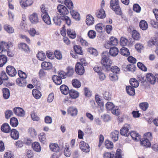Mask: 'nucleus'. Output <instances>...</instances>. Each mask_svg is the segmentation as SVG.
<instances>
[{
    "label": "nucleus",
    "instance_id": "f257e3e1",
    "mask_svg": "<svg viewBox=\"0 0 158 158\" xmlns=\"http://www.w3.org/2000/svg\"><path fill=\"white\" fill-rule=\"evenodd\" d=\"M102 57V58L101 61V64L107 70L108 69L110 68L112 63V61L109 58V56L108 52H103Z\"/></svg>",
    "mask_w": 158,
    "mask_h": 158
},
{
    "label": "nucleus",
    "instance_id": "f03ea898",
    "mask_svg": "<svg viewBox=\"0 0 158 158\" xmlns=\"http://www.w3.org/2000/svg\"><path fill=\"white\" fill-rule=\"evenodd\" d=\"M61 20L66 23L68 26H69L71 23L70 19L66 15L61 16L60 17L58 16H56L54 17L53 19V20L55 23L58 25H60L61 24Z\"/></svg>",
    "mask_w": 158,
    "mask_h": 158
},
{
    "label": "nucleus",
    "instance_id": "7ed1b4c3",
    "mask_svg": "<svg viewBox=\"0 0 158 158\" xmlns=\"http://www.w3.org/2000/svg\"><path fill=\"white\" fill-rule=\"evenodd\" d=\"M119 3L118 0H110V6L116 14L120 15L121 14V10Z\"/></svg>",
    "mask_w": 158,
    "mask_h": 158
},
{
    "label": "nucleus",
    "instance_id": "20e7f679",
    "mask_svg": "<svg viewBox=\"0 0 158 158\" xmlns=\"http://www.w3.org/2000/svg\"><path fill=\"white\" fill-rule=\"evenodd\" d=\"M86 63L85 61H81V63H77L75 66V70L77 73L80 75H82L85 72L83 65H85Z\"/></svg>",
    "mask_w": 158,
    "mask_h": 158
},
{
    "label": "nucleus",
    "instance_id": "39448f33",
    "mask_svg": "<svg viewBox=\"0 0 158 158\" xmlns=\"http://www.w3.org/2000/svg\"><path fill=\"white\" fill-rule=\"evenodd\" d=\"M12 44L10 42L6 43L4 41L0 42V53L7 51L9 48L12 47Z\"/></svg>",
    "mask_w": 158,
    "mask_h": 158
},
{
    "label": "nucleus",
    "instance_id": "423d86ee",
    "mask_svg": "<svg viewBox=\"0 0 158 158\" xmlns=\"http://www.w3.org/2000/svg\"><path fill=\"white\" fill-rule=\"evenodd\" d=\"M131 129V126L128 124H125L120 130V133L122 135L125 136H129Z\"/></svg>",
    "mask_w": 158,
    "mask_h": 158
},
{
    "label": "nucleus",
    "instance_id": "0eeeda50",
    "mask_svg": "<svg viewBox=\"0 0 158 158\" xmlns=\"http://www.w3.org/2000/svg\"><path fill=\"white\" fill-rule=\"evenodd\" d=\"M79 147L84 152H88L90 149L89 144L83 141H81L79 143Z\"/></svg>",
    "mask_w": 158,
    "mask_h": 158
},
{
    "label": "nucleus",
    "instance_id": "6e6552de",
    "mask_svg": "<svg viewBox=\"0 0 158 158\" xmlns=\"http://www.w3.org/2000/svg\"><path fill=\"white\" fill-rule=\"evenodd\" d=\"M118 44V40L117 38L114 37H111L108 41L107 44L105 45L106 48L109 49L111 46L116 45Z\"/></svg>",
    "mask_w": 158,
    "mask_h": 158
},
{
    "label": "nucleus",
    "instance_id": "1a4fd4ad",
    "mask_svg": "<svg viewBox=\"0 0 158 158\" xmlns=\"http://www.w3.org/2000/svg\"><path fill=\"white\" fill-rule=\"evenodd\" d=\"M57 8L58 12L60 14V15H62V16L65 15H67L69 13V11L67 8L62 5H58Z\"/></svg>",
    "mask_w": 158,
    "mask_h": 158
},
{
    "label": "nucleus",
    "instance_id": "9d476101",
    "mask_svg": "<svg viewBox=\"0 0 158 158\" xmlns=\"http://www.w3.org/2000/svg\"><path fill=\"white\" fill-rule=\"evenodd\" d=\"M6 69L7 73L11 77H14L17 74L16 69L12 66H8Z\"/></svg>",
    "mask_w": 158,
    "mask_h": 158
},
{
    "label": "nucleus",
    "instance_id": "9b49d317",
    "mask_svg": "<svg viewBox=\"0 0 158 158\" xmlns=\"http://www.w3.org/2000/svg\"><path fill=\"white\" fill-rule=\"evenodd\" d=\"M68 114L72 116H75L78 113V110L75 107L70 106L67 109Z\"/></svg>",
    "mask_w": 158,
    "mask_h": 158
},
{
    "label": "nucleus",
    "instance_id": "f8f14e48",
    "mask_svg": "<svg viewBox=\"0 0 158 158\" xmlns=\"http://www.w3.org/2000/svg\"><path fill=\"white\" fill-rule=\"evenodd\" d=\"M29 19L31 22L33 24H36L39 22V19L37 14L33 13L29 16Z\"/></svg>",
    "mask_w": 158,
    "mask_h": 158
},
{
    "label": "nucleus",
    "instance_id": "ddd939ff",
    "mask_svg": "<svg viewBox=\"0 0 158 158\" xmlns=\"http://www.w3.org/2000/svg\"><path fill=\"white\" fill-rule=\"evenodd\" d=\"M14 112L17 115L20 117H23L25 115L24 110L21 108L17 107L14 109Z\"/></svg>",
    "mask_w": 158,
    "mask_h": 158
},
{
    "label": "nucleus",
    "instance_id": "4468645a",
    "mask_svg": "<svg viewBox=\"0 0 158 158\" xmlns=\"http://www.w3.org/2000/svg\"><path fill=\"white\" fill-rule=\"evenodd\" d=\"M146 78L148 81L151 84H154L155 82L156 78L154 75L152 73H148L146 75Z\"/></svg>",
    "mask_w": 158,
    "mask_h": 158
},
{
    "label": "nucleus",
    "instance_id": "2eb2a0df",
    "mask_svg": "<svg viewBox=\"0 0 158 158\" xmlns=\"http://www.w3.org/2000/svg\"><path fill=\"white\" fill-rule=\"evenodd\" d=\"M19 133L16 129H13L10 131V136L14 139H18L19 138Z\"/></svg>",
    "mask_w": 158,
    "mask_h": 158
},
{
    "label": "nucleus",
    "instance_id": "dca6fc26",
    "mask_svg": "<svg viewBox=\"0 0 158 158\" xmlns=\"http://www.w3.org/2000/svg\"><path fill=\"white\" fill-rule=\"evenodd\" d=\"M19 48L20 49L25 52H30V48L28 45L25 43H21L19 45Z\"/></svg>",
    "mask_w": 158,
    "mask_h": 158
},
{
    "label": "nucleus",
    "instance_id": "f3484780",
    "mask_svg": "<svg viewBox=\"0 0 158 158\" xmlns=\"http://www.w3.org/2000/svg\"><path fill=\"white\" fill-rule=\"evenodd\" d=\"M96 15L98 18L100 19H103L106 16L105 11L103 8H101L97 10Z\"/></svg>",
    "mask_w": 158,
    "mask_h": 158
},
{
    "label": "nucleus",
    "instance_id": "a211bd4d",
    "mask_svg": "<svg viewBox=\"0 0 158 158\" xmlns=\"http://www.w3.org/2000/svg\"><path fill=\"white\" fill-rule=\"evenodd\" d=\"M94 17L91 15H89L86 18V23L88 25H91L94 24Z\"/></svg>",
    "mask_w": 158,
    "mask_h": 158
},
{
    "label": "nucleus",
    "instance_id": "6ab92c4d",
    "mask_svg": "<svg viewBox=\"0 0 158 158\" xmlns=\"http://www.w3.org/2000/svg\"><path fill=\"white\" fill-rule=\"evenodd\" d=\"M130 136L132 138V139L135 141H139L140 139V135L136 132L135 131H132L130 132Z\"/></svg>",
    "mask_w": 158,
    "mask_h": 158
},
{
    "label": "nucleus",
    "instance_id": "aec40b11",
    "mask_svg": "<svg viewBox=\"0 0 158 158\" xmlns=\"http://www.w3.org/2000/svg\"><path fill=\"white\" fill-rule=\"evenodd\" d=\"M149 140L147 138H144L141 140L140 143L141 145L145 147L146 148L150 147L151 143Z\"/></svg>",
    "mask_w": 158,
    "mask_h": 158
},
{
    "label": "nucleus",
    "instance_id": "412c9836",
    "mask_svg": "<svg viewBox=\"0 0 158 158\" xmlns=\"http://www.w3.org/2000/svg\"><path fill=\"white\" fill-rule=\"evenodd\" d=\"M32 147L33 149L36 152H39L41 151V147L38 142H35L33 143L32 144Z\"/></svg>",
    "mask_w": 158,
    "mask_h": 158
},
{
    "label": "nucleus",
    "instance_id": "4be33fe9",
    "mask_svg": "<svg viewBox=\"0 0 158 158\" xmlns=\"http://www.w3.org/2000/svg\"><path fill=\"white\" fill-rule=\"evenodd\" d=\"M60 89L61 93L64 95H67L69 93V88L64 85H61L60 87Z\"/></svg>",
    "mask_w": 158,
    "mask_h": 158
},
{
    "label": "nucleus",
    "instance_id": "5701e85b",
    "mask_svg": "<svg viewBox=\"0 0 158 158\" xmlns=\"http://www.w3.org/2000/svg\"><path fill=\"white\" fill-rule=\"evenodd\" d=\"M49 148L52 151L55 152H58L60 150L59 147L56 143H50L49 145Z\"/></svg>",
    "mask_w": 158,
    "mask_h": 158
},
{
    "label": "nucleus",
    "instance_id": "b1692460",
    "mask_svg": "<svg viewBox=\"0 0 158 158\" xmlns=\"http://www.w3.org/2000/svg\"><path fill=\"white\" fill-rule=\"evenodd\" d=\"M109 52L110 55L115 56L118 53V49L116 47H114L110 48Z\"/></svg>",
    "mask_w": 158,
    "mask_h": 158
},
{
    "label": "nucleus",
    "instance_id": "393cba45",
    "mask_svg": "<svg viewBox=\"0 0 158 158\" xmlns=\"http://www.w3.org/2000/svg\"><path fill=\"white\" fill-rule=\"evenodd\" d=\"M148 45L149 47L154 45L158 46V39L155 38L152 39L148 42Z\"/></svg>",
    "mask_w": 158,
    "mask_h": 158
},
{
    "label": "nucleus",
    "instance_id": "a878e982",
    "mask_svg": "<svg viewBox=\"0 0 158 158\" xmlns=\"http://www.w3.org/2000/svg\"><path fill=\"white\" fill-rule=\"evenodd\" d=\"M126 90L127 94L130 96H134L135 94L134 88L131 86H127Z\"/></svg>",
    "mask_w": 158,
    "mask_h": 158
},
{
    "label": "nucleus",
    "instance_id": "bb28decb",
    "mask_svg": "<svg viewBox=\"0 0 158 158\" xmlns=\"http://www.w3.org/2000/svg\"><path fill=\"white\" fill-rule=\"evenodd\" d=\"M119 133V131L116 130L114 131L111 133L110 137L113 141H116L118 140Z\"/></svg>",
    "mask_w": 158,
    "mask_h": 158
},
{
    "label": "nucleus",
    "instance_id": "cd10ccee",
    "mask_svg": "<svg viewBox=\"0 0 158 158\" xmlns=\"http://www.w3.org/2000/svg\"><path fill=\"white\" fill-rule=\"evenodd\" d=\"M1 129L3 132L8 133L10 131V128L8 124L5 123L1 126Z\"/></svg>",
    "mask_w": 158,
    "mask_h": 158
},
{
    "label": "nucleus",
    "instance_id": "c85d7f7f",
    "mask_svg": "<svg viewBox=\"0 0 158 158\" xmlns=\"http://www.w3.org/2000/svg\"><path fill=\"white\" fill-rule=\"evenodd\" d=\"M41 66L45 70H49L52 68V65L50 62H44L42 63Z\"/></svg>",
    "mask_w": 158,
    "mask_h": 158
},
{
    "label": "nucleus",
    "instance_id": "c756f323",
    "mask_svg": "<svg viewBox=\"0 0 158 158\" xmlns=\"http://www.w3.org/2000/svg\"><path fill=\"white\" fill-rule=\"evenodd\" d=\"M119 53L122 55L127 56L130 55L129 50L127 48L123 47L120 50Z\"/></svg>",
    "mask_w": 158,
    "mask_h": 158
},
{
    "label": "nucleus",
    "instance_id": "7c9ffc66",
    "mask_svg": "<svg viewBox=\"0 0 158 158\" xmlns=\"http://www.w3.org/2000/svg\"><path fill=\"white\" fill-rule=\"evenodd\" d=\"M7 58L5 55H0V67H2L7 62Z\"/></svg>",
    "mask_w": 158,
    "mask_h": 158
},
{
    "label": "nucleus",
    "instance_id": "2f4dec72",
    "mask_svg": "<svg viewBox=\"0 0 158 158\" xmlns=\"http://www.w3.org/2000/svg\"><path fill=\"white\" fill-rule=\"evenodd\" d=\"M32 94L34 97L36 99H39L41 96L40 92L35 89H34L32 90Z\"/></svg>",
    "mask_w": 158,
    "mask_h": 158
},
{
    "label": "nucleus",
    "instance_id": "473e14b6",
    "mask_svg": "<svg viewBox=\"0 0 158 158\" xmlns=\"http://www.w3.org/2000/svg\"><path fill=\"white\" fill-rule=\"evenodd\" d=\"M69 95L72 98L76 99L78 97L79 93L74 90L71 89L69 91Z\"/></svg>",
    "mask_w": 158,
    "mask_h": 158
},
{
    "label": "nucleus",
    "instance_id": "72a5a7b5",
    "mask_svg": "<svg viewBox=\"0 0 158 158\" xmlns=\"http://www.w3.org/2000/svg\"><path fill=\"white\" fill-rule=\"evenodd\" d=\"M53 82L56 85H60L62 83L61 79L57 75H54L52 77Z\"/></svg>",
    "mask_w": 158,
    "mask_h": 158
},
{
    "label": "nucleus",
    "instance_id": "f704fd0d",
    "mask_svg": "<svg viewBox=\"0 0 158 158\" xmlns=\"http://www.w3.org/2000/svg\"><path fill=\"white\" fill-rule=\"evenodd\" d=\"M67 33L70 38L74 39L76 36V34L74 31L72 29H68L67 30Z\"/></svg>",
    "mask_w": 158,
    "mask_h": 158
},
{
    "label": "nucleus",
    "instance_id": "c9c22d12",
    "mask_svg": "<svg viewBox=\"0 0 158 158\" xmlns=\"http://www.w3.org/2000/svg\"><path fill=\"white\" fill-rule=\"evenodd\" d=\"M65 5L70 10L73 9V4L71 0H65L64 2Z\"/></svg>",
    "mask_w": 158,
    "mask_h": 158
},
{
    "label": "nucleus",
    "instance_id": "e433bc0d",
    "mask_svg": "<svg viewBox=\"0 0 158 158\" xmlns=\"http://www.w3.org/2000/svg\"><path fill=\"white\" fill-rule=\"evenodd\" d=\"M39 139L41 142L45 143L46 141V134L44 132L40 133L38 135Z\"/></svg>",
    "mask_w": 158,
    "mask_h": 158
},
{
    "label": "nucleus",
    "instance_id": "4c0bfd02",
    "mask_svg": "<svg viewBox=\"0 0 158 158\" xmlns=\"http://www.w3.org/2000/svg\"><path fill=\"white\" fill-rule=\"evenodd\" d=\"M44 22L48 25H50L51 23L50 19L48 14L45 15H43L42 17Z\"/></svg>",
    "mask_w": 158,
    "mask_h": 158
},
{
    "label": "nucleus",
    "instance_id": "58836bf2",
    "mask_svg": "<svg viewBox=\"0 0 158 158\" xmlns=\"http://www.w3.org/2000/svg\"><path fill=\"white\" fill-rule=\"evenodd\" d=\"M70 13L74 19L77 20L80 19V15L78 13L73 9L70 10Z\"/></svg>",
    "mask_w": 158,
    "mask_h": 158
},
{
    "label": "nucleus",
    "instance_id": "ea45409f",
    "mask_svg": "<svg viewBox=\"0 0 158 158\" xmlns=\"http://www.w3.org/2000/svg\"><path fill=\"white\" fill-rule=\"evenodd\" d=\"M4 28L6 31L9 33H13L14 31V28L8 24L4 25Z\"/></svg>",
    "mask_w": 158,
    "mask_h": 158
},
{
    "label": "nucleus",
    "instance_id": "a19ab883",
    "mask_svg": "<svg viewBox=\"0 0 158 158\" xmlns=\"http://www.w3.org/2000/svg\"><path fill=\"white\" fill-rule=\"evenodd\" d=\"M28 32L30 35L32 37H34L35 35H39L40 34V32L38 31H36L34 28H30Z\"/></svg>",
    "mask_w": 158,
    "mask_h": 158
},
{
    "label": "nucleus",
    "instance_id": "79ce46f5",
    "mask_svg": "<svg viewBox=\"0 0 158 158\" xmlns=\"http://www.w3.org/2000/svg\"><path fill=\"white\" fill-rule=\"evenodd\" d=\"M17 84L20 86H24L26 85V82L23 79L19 78H17L16 80Z\"/></svg>",
    "mask_w": 158,
    "mask_h": 158
},
{
    "label": "nucleus",
    "instance_id": "37998d69",
    "mask_svg": "<svg viewBox=\"0 0 158 158\" xmlns=\"http://www.w3.org/2000/svg\"><path fill=\"white\" fill-rule=\"evenodd\" d=\"M3 96L5 99H8L10 97V93L9 89L7 88H3L2 89Z\"/></svg>",
    "mask_w": 158,
    "mask_h": 158
},
{
    "label": "nucleus",
    "instance_id": "c03bdc74",
    "mask_svg": "<svg viewBox=\"0 0 158 158\" xmlns=\"http://www.w3.org/2000/svg\"><path fill=\"white\" fill-rule=\"evenodd\" d=\"M130 83L131 86L134 87H137L139 84L135 78H131L130 81Z\"/></svg>",
    "mask_w": 158,
    "mask_h": 158
},
{
    "label": "nucleus",
    "instance_id": "a18cd8bd",
    "mask_svg": "<svg viewBox=\"0 0 158 158\" xmlns=\"http://www.w3.org/2000/svg\"><path fill=\"white\" fill-rule=\"evenodd\" d=\"M10 125L13 127H17L18 125V122L17 119L13 117L11 118L10 121Z\"/></svg>",
    "mask_w": 158,
    "mask_h": 158
},
{
    "label": "nucleus",
    "instance_id": "49530a36",
    "mask_svg": "<svg viewBox=\"0 0 158 158\" xmlns=\"http://www.w3.org/2000/svg\"><path fill=\"white\" fill-rule=\"evenodd\" d=\"M139 27L142 30H146L148 28V24L145 21L142 20L140 22Z\"/></svg>",
    "mask_w": 158,
    "mask_h": 158
},
{
    "label": "nucleus",
    "instance_id": "de8ad7c7",
    "mask_svg": "<svg viewBox=\"0 0 158 158\" xmlns=\"http://www.w3.org/2000/svg\"><path fill=\"white\" fill-rule=\"evenodd\" d=\"M37 56L39 60L42 61L44 60L46 58V56L45 53L42 51L38 52Z\"/></svg>",
    "mask_w": 158,
    "mask_h": 158
},
{
    "label": "nucleus",
    "instance_id": "09e8293b",
    "mask_svg": "<svg viewBox=\"0 0 158 158\" xmlns=\"http://www.w3.org/2000/svg\"><path fill=\"white\" fill-rule=\"evenodd\" d=\"M139 106L141 109L143 111H145L148 107V104L147 102H143L139 104Z\"/></svg>",
    "mask_w": 158,
    "mask_h": 158
},
{
    "label": "nucleus",
    "instance_id": "8fccbe9b",
    "mask_svg": "<svg viewBox=\"0 0 158 158\" xmlns=\"http://www.w3.org/2000/svg\"><path fill=\"white\" fill-rule=\"evenodd\" d=\"M103 98L104 99L106 100H109L111 98V94L108 91H104L103 93Z\"/></svg>",
    "mask_w": 158,
    "mask_h": 158
},
{
    "label": "nucleus",
    "instance_id": "3c124183",
    "mask_svg": "<svg viewBox=\"0 0 158 158\" xmlns=\"http://www.w3.org/2000/svg\"><path fill=\"white\" fill-rule=\"evenodd\" d=\"M133 38L135 40H139L140 38L139 33L136 31L134 30L132 32Z\"/></svg>",
    "mask_w": 158,
    "mask_h": 158
},
{
    "label": "nucleus",
    "instance_id": "603ef678",
    "mask_svg": "<svg viewBox=\"0 0 158 158\" xmlns=\"http://www.w3.org/2000/svg\"><path fill=\"white\" fill-rule=\"evenodd\" d=\"M72 84L73 86L76 88H79L81 86V83L77 79H73L72 81Z\"/></svg>",
    "mask_w": 158,
    "mask_h": 158
},
{
    "label": "nucleus",
    "instance_id": "864d4df0",
    "mask_svg": "<svg viewBox=\"0 0 158 158\" xmlns=\"http://www.w3.org/2000/svg\"><path fill=\"white\" fill-rule=\"evenodd\" d=\"M67 70L66 73L67 75L69 76H72L74 72V69L72 67L69 66L67 68Z\"/></svg>",
    "mask_w": 158,
    "mask_h": 158
},
{
    "label": "nucleus",
    "instance_id": "5fc2aeb1",
    "mask_svg": "<svg viewBox=\"0 0 158 158\" xmlns=\"http://www.w3.org/2000/svg\"><path fill=\"white\" fill-rule=\"evenodd\" d=\"M106 147L108 149H111L113 147V144L112 142L108 140H106L105 142Z\"/></svg>",
    "mask_w": 158,
    "mask_h": 158
},
{
    "label": "nucleus",
    "instance_id": "6e6d98bb",
    "mask_svg": "<svg viewBox=\"0 0 158 158\" xmlns=\"http://www.w3.org/2000/svg\"><path fill=\"white\" fill-rule=\"evenodd\" d=\"M126 68L128 71L133 72L135 71L136 67L133 64H131L127 65Z\"/></svg>",
    "mask_w": 158,
    "mask_h": 158
},
{
    "label": "nucleus",
    "instance_id": "4d7b16f0",
    "mask_svg": "<svg viewBox=\"0 0 158 158\" xmlns=\"http://www.w3.org/2000/svg\"><path fill=\"white\" fill-rule=\"evenodd\" d=\"M103 158H114V154L109 152H105L103 154Z\"/></svg>",
    "mask_w": 158,
    "mask_h": 158
},
{
    "label": "nucleus",
    "instance_id": "13d9d810",
    "mask_svg": "<svg viewBox=\"0 0 158 158\" xmlns=\"http://www.w3.org/2000/svg\"><path fill=\"white\" fill-rule=\"evenodd\" d=\"M111 71L113 73L116 74L119 73L120 72V69L117 66H112L110 68Z\"/></svg>",
    "mask_w": 158,
    "mask_h": 158
},
{
    "label": "nucleus",
    "instance_id": "bf43d9fd",
    "mask_svg": "<svg viewBox=\"0 0 158 158\" xmlns=\"http://www.w3.org/2000/svg\"><path fill=\"white\" fill-rule=\"evenodd\" d=\"M64 154L67 157H69L71 155L70 152L69 150L68 145H66L65 146V149L64 150Z\"/></svg>",
    "mask_w": 158,
    "mask_h": 158
},
{
    "label": "nucleus",
    "instance_id": "052dcab7",
    "mask_svg": "<svg viewBox=\"0 0 158 158\" xmlns=\"http://www.w3.org/2000/svg\"><path fill=\"white\" fill-rule=\"evenodd\" d=\"M88 52L92 55L95 56L98 55V53L97 51L93 48H89L88 49Z\"/></svg>",
    "mask_w": 158,
    "mask_h": 158
},
{
    "label": "nucleus",
    "instance_id": "680f3d73",
    "mask_svg": "<svg viewBox=\"0 0 158 158\" xmlns=\"http://www.w3.org/2000/svg\"><path fill=\"white\" fill-rule=\"evenodd\" d=\"M74 49L75 52L77 54H82V53L81 48L78 45H75L74 47Z\"/></svg>",
    "mask_w": 158,
    "mask_h": 158
},
{
    "label": "nucleus",
    "instance_id": "e2e57ef3",
    "mask_svg": "<svg viewBox=\"0 0 158 158\" xmlns=\"http://www.w3.org/2000/svg\"><path fill=\"white\" fill-rule=\"evenodd\" d=\"M106 106L108 110H111V111L114 107L113 104L110 102H108L106 104Z\"/></svg>",
    "mask_w": 158,
    "mask_h": 158
},
{
    "label": "nucleus",
    "instance_id": "0e129e2a",
    "mask_svg": "<svg viewBox=\"0 0 158 158\" xmlns=\"http://www.w3.org/2000/svg\"><path fill=\"white\" fill-rule=\"evenodd\" d=\"M31 136L34 137L36 136L37 134L35 130L33 128H30L28 130Z\"/></svg>",
    "mask_w": 158,
    "mask_h": 158
},
{
    "label": "nucleus",
    "instance_id": "69168bd1",
    "mask_svg": "<svg viewBox=\"0 0 158 158\" xmlns=\"http://www.w3.org/2000/svg\"><path fill=\"white\" fill-rule=\"evenodd\" d=\"M127 42L128 40L127 39L122 37L120 40V44L122 46H125L127 45Z\"/></svg>",
    "mask_w": 158,
    "mask_h": 158
},
{
    "label": "nucleus",
    "instance_id": "338daca9",
    "mask_svg": "<svg viewBox=\"0 0 158 158\" xmlns=\"http://www.w3.org/2000/svg\"><path fill=\"white\" fill-rule=\"evenodd\" d=\"M89 37L91 39H94L96 36V33L93 30L89 31L88 34Z\"/></svg>",
    "mask_w": 158,
    "mask_h": 158
},
{
    "label": "nucleus",
    "instance_id": "774afa93",
    "mask_svg": "<svg viewBox=\"0 0 158 158\" xmlns=\"http://www.w3.org/2000/svg\"><path fill=\"white\" fill-rule=\"evenodd\" d=\"M18 74L20 78L26 79L27 77V75L26 73L21 70L18 71Z\"/></svg>",
    "mask_w": 158,
    "mask_h": 158
}]
</instances>
